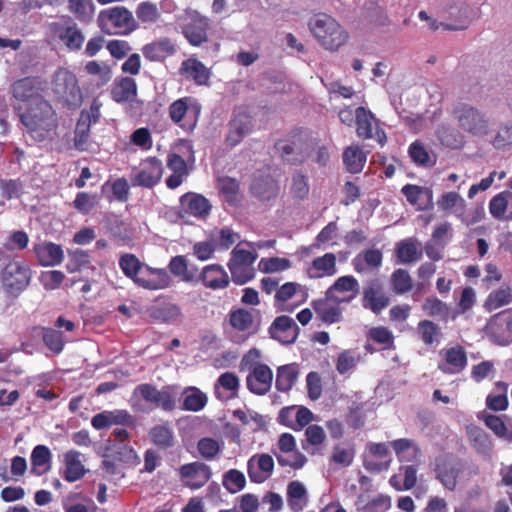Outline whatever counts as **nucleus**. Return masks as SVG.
<instances>
[{"label":"nucleus","instance_id":"f257e3e1","mask_svg":"<svg viewBox=\"0 0 512 512\" xmlns=\"http://www.w3.org/2000/svg\"><path fill=\"white\" fill-rule=\"evenodd\" d=\"M26 136L37 143L49 142L58 126L57 115L44 98H36L34 105L15 106Z\"/></svg>","mask_w":512,"mask_h":512},{"label":"nucleus","instance_id":"f03ea898","mask_svg":"<svg viewBox=\"0 0 512 512\" xmlns=\"http://www.w3.org/2000/svg\"><path fill=\"white\" fill-rule=\"evenodd\" d=\"M309 25L314 37L326 50L336 51L348 40L347 31L326 14L316 15Z\"/></svg>","mask_w":512,"mask_h":512},{"label":"nucleus","instance_id":"7ed1b4c3","mask_svg":"<svg viewBox=\"0 0 512 512\" xmlns=\"http://www.w3.org/2000/svg\"><path fill=\"white\" fill-rule=\"evenodd\" d=\"M453 115L458 127L475 137H483L489 134L491 122L487 113L467 103L455 106Z\"/></svg>","mask_w":512,"mask_h":512},{"label":"nucleus","instance_id":"20e7f679","mask_svg":"<svg viewBox=\"0 0 512 512\" xmlns=\"http://www.w3.org/2000/svg\"><path fill=\"white\" fill-rule=\"evenodd\" d=\"M52 91L57 100L70 108H78L83 100L76 76L67 69H58L53 77Z\"/></svg>","mask_w":512,"mask_h":512},{"label":"nucleus","instance_id":"39448f33","mask_svg":"<svg viewBox=\"0 0 512 512\" xmlns=\"http://www.w3.org/2000/svg\"><path fill=\"white\" fill-rule=\"evenodd\" d=\"M100 29L110 35H127L137 28L132 13L125 7H112L101 11L98 15Z\"/></svg>","mask_w":512,"mask_h":512},{"label":"nucleus","instance_id":"423d86ee","mask_svg":"<svg viewBox=\"0 0 512 512\" xmlns=\"http://www.w3.org/2000/svg\"><path fill=\"white\" fill-rule=\"evenodd\" d=\"M238 244L233 248L227 266L231 273L232 281L238 285H243L253 279L255 271L253 264L258 258L256 251H249Z\"/></svg>","mask_w":512,"mask_h":512},{"label":"nucleus","instance_id":"0eeeda50","mask_svg":"<svg viewBox=\"0 0 512 512\" xmlns=\"http://www.w3.org/2000/svg\"><path fill=\"white\" fill-rule=\"evenodd\" d=\"M31 280L30 268L19 261L9 262L2 271V285L5 291L13 296H18L29 285Z\"/></svg>","mask_w":512,"mask_h":512},{"label":"nucleus","instance_id":"6e6552de","mask_svg":"<svg viewBox=\"0 0 512 512\" xmlns=\"http://www.w3.org/2000/svg\"><path fill=\"white\" fill-rule=\"evenodd\" d=\"M441 10L450 21L441 23L446 30H464L471 23V9L465 0H445Z\"/></svg>","mask_w":512,"mask_h":512},{"label":"nucleus","instance_id":"1a4fd4ad","mask_svg":"<svg viewBox=\"0 0 512 512\" xmlns=\"http://www.w3.org/2000/svg\"><path fill=\"white\" fill-rule=\"evenodd\" d=\"M135 394L140 395L146 402L161 408L164 411H172L176 407V392L173 386L163 387L158 390L151 384H141L135 388Z\"/></svg>","mask_w":512,"mask_h":512},{"label":"nucleus","instance_id":"9d476101","mask_svg":"<svg viewBox=\"0 0 512 512\" xmlns=\"http://www.w3.org/2000/svg\"><path fill=\"white\" fill-rule=\"evenodd\" d=\"M162 175L161 161L155 157H149L142 161L138 168L132 170L130 181L133 186L152 188L161 180Z\"/></svg>","mask_w":512,"mask_h":512},{"label":"nucleus","instance_id":"9b49d317","mask_svg":"<svg viewBox=\"0 0 512 512\" xmlns=\"http://www.w3.org/2000/svg\"><path fill=\"white\" fill-rule=\"evenodd\" d=\"M52 35L60 40L69 50H79L85 40V36L78 25L70 18L53 22L49 26Z\"/></svg>","mask_w":512,"mask_h":512},{"label":"nucleus","instance_id":"f8f14e48","mask_svg":"<svg viewBox=\"0 0 512 512\" xmlns=\"http://www.w3.org/2000/svg\"><path fill=\"white\" fill-rule=\"evenodd\" d=\"M201 112L198 101L191 97H185L174 101L169 107V114L173 122L180 123L187 120V124H181L183 128L192 130Z\"/></svg>","mask_w":512,"mask_h":512},{"label":"nucleus","instance_id":"ddd939ff","mask_svg":"<svg viewBox=\"0 0 512 512\" xmlns=\"http://www.w3.org/2000/svg\"><path fill=\"white\" fill-rule=\"evenodd\" d=\"M179 477L185 487L192 490L202 488L212 477V470L204 462L195 461L179 468Z\"/></svg>","mask_w":512,"mask_h":512},{"label":"nucleus","instance_id":"4468645a","mask_svg":"<svg viewBox=\"0 0 512 512\" xmlns=\"http://www.w3.org/2000/svg\"><path fill=\"white\" fill-rule=\"evenodd\" d=\"M211 208L210 201L201 194L188 192L180 197L179 215L181 218L192 216L197 219H205Z\"/></svg>","mask_w":512,"mask_h":512},{"label":"nucleus","instance_id":"2eb2a0df","mask_svg":"<svg viewBox=\"0 0 512 512\" xmlns=\"http://www.w3.org/2000/svg\"><path fill=\"white\" fill-rule=\"evenodd\" d=\"M360 292V284L352 275H345L337 278L335 282L327 289L328 299H333L335 303L350 302L357 297Z\"/></svg>","mask_w":512,"mask_h":512},{"label":"nucleus","instance_id":"dca6fc26","mask_svg":"<svg viewBox=\"0 0 512 512\" xmlns=\"http://www.w3.org/2000/svg\"><path fill=\"white\" fill-rule=\"evenodd\" d=\"M209 20L197 11L187 13V22L183 27V34L188 42L193 46H200L207 41V30Z\"/></svg>","mask_w":512,"mask_h":512},{"label":"nucleus","instance_id":"f3484780","mask_svg":"<svg viewBox=\"0 0 512 512\" xmlns=\"http://www.w3.org/2000/svg\"><path fill=\"white\" fill-rule=\"evenodd\" d=\"M246 385L248 390L256 395H265L273 383V372L269 366L256 365L247 370Z\"/></svg>","mask_w":512,"mask_h":512},{"label":"nucleus","instance_id":"a211bd4d","mask_svg":"<svg viewBox=\"0 0 512 512\" xmlns=\"http://www.w3.org/2000/svg\"><path fill=\"white\" fill-rule=\"evenodd\" d=\"M488 335L499 345L505 346L512 342V314L505 317L502 313L490 318L486 325Z\"/></svg>","mask_w":512,"mask_h":512},{"label":"nucleus","instance_id":"6ab92c4d","mask_svg":"<svg viewBox=\"0 0 512 512\" xmlns=\"http://www.w3.org/2000/svg\"><path fill=\"white\" fill-rule=\"evenodd\" d=\"M273 470L274 460L269 454H256L247 461V473L254 483L266 481L272 475Z\"/></svg>","mask_w":512,"mask_h":512},{"label":"nucleus","instance_id":"aec40b11","mask_svg":"<svg viewBox=\"0 0 512 512\" xmlns=\"http://www.w3.org/2000/svg\"><path fill=\"white\" fill-rule=\"evenodd\" d=\"M91 424L96 430H102L114 425L133 426L135 419L127 410H106L94 415Z\"/></svg>","mask_w":512,"mask_h":512},{"label":"nucleus","instance_id":"412c9836","mask_svg":"<svg viewBox=\"0 0 512 512\" xmlns=\"http://www.w3.org/2000/svg\"><path fill=\"white\" fill-rule=\"evenodd\" d=\"M269 331L273 339L288 345L296 341L300 329L293 318L283 315L273 321Z\"/></svg>","mask_w":512,"mask_h":512},{"label":"nucleus","instance_id":"4be33fe9","mask_svg":"<svg viewBox=\"0 0 512 512\" xmlns=\"http://www.w3.org/2000/svg\"><path fill=\"white\" fill-rule=\"evenodd\" d=\"M338 272L337 259L334 253H325L312 260L306 267L305 273L310 279L332 277Z\"/></svg>","mask_w":512,"mask_h":512},{"label":"nucleus","instance_id":"5701e85b","mask_svg":"<svg viewBox=\"0 0 512 512\" xmlns=\"http://www.w3.org/2000/svg\"><path fill=\"white\" fill-rule=\"evenodd\" d=\"M171 278L166 270L145 266L135 284L147 290H161L169 287Z\"/></svg>","mask_w":512,"mask_h":512},{"label":"nucleus","instance_id":"b1692460","mask_svg":"<svg viewBox=\"0 0 512 512\" xmlns=\"http://www.w3.org/2000/svg\"><path fill=\"white\" fill-rule=\"evenodd\" d=\"M389 305V298L383 293L377 280L371 281L363 290L362 306L379 314Z\"/></svg>","mask_w":512,"mask_h":512},{"label":"nucleus","instance_id":"393cba45","mask_svg":"<svg viewBox=\"0 0 512 512\" xmlns=\"http://www.w3.org/2000/svg\"><path fill=\"white\" fill-rule=\"evenodd\" d=\"M252 130L251 117L245 112H237L229 123V131L226 136V143L234 147Z\"/></svg>","mask_w":512,"mask_h":512},{"label":"nucleus","instance_id":"a878e982","mask_svg":"<svg viewBox=\"0 0 512 512\" xmlns=\"http://www.w3.org/2000/svg\"><path fill=\"white\" fill-rule=\"evenodd\" d=\"M179 73L186 80H191L200 86L208 85L211 77L210 69L196 58L184 60L179 69Z\"/></svg>","mask_w":512,"mask_h":512},{"label":"nucleus","instance_id":"bb28decb","mask_svg":"<svg viewBox=\"0 0 512 512\" xmlns=\"http://www.w3.org/2000/svg\"><path fill=\"white\" fill-rule=\"evenodd\" d=\"M34 252L41 266L53 267L62 263L63 249L53 242H41L34 246Z\"/></svg>","mask_w":512,"mask_h":512},{"label":"nucleus","instance_id":"cd10ccee","mask_svg":"<svg viewBox=\"0 0 512 512\" xmlns=\"http://www.w3.org/2000/svg\"><path fill=\"white\" fill-rule=\"evenodd\" d=\"M86 474L82 454L75 450L66 452L63 456L62 477L68 482H75Z\"/></svg>","mask_w":512,"mask_h":512},{"label":"nucleus","instance_id":"c85d7f7f","mask_svg":"<svg viewBox=\"0 0 512 512\" xmlns=\"http://www.w3.org/2000/svg\"><path fill=\"white\" fill-rule=\"evenodd\" d=\"M200 280L206 288L221 290L229 285V276L219 264L205 266L200 273Z\"/></svg>","mask_w":512,"mask_h":512},{"label":"nucleus","instance_id":"c756f323","mask_svg":"<svg viewBox=\"0 0 512 512\" xmlns=\"http://www.w3.org/2000/svg\"><path fill=\"white\" fill-rule=\"evenodd\" d=\"M466 365V353L461 346L457 345L445 350L444 359L438 367L446 374H457L460 373Z\"/></svg>","mask_w":512,"mask_h":512},{"label":"nucleus","instance_id":"7c9ffc66","mask_svg":"<svg viewBox=\"0 0 512 512\" xmlns=\"http://www.w3.org/2000/svg\"><path fill=\"white\" fill-rule=\"evenodd\" d=\"M12 91L13 96L17 101L14 104V107L21 105H24V107L32 106L34 105V100L36 98H43L38 94L34 85V80L30 78H24L15 82Z\"/></svg>","mask_w":512,"mask_h":512},{"label":"nucleus","instance_id":"2f4dec72","mask_svg":"<svg viewBox=\"0 0 512 512\" xmlns=\"http://www.w3.org/2000/svg\"><path fill=\"white\" fill-rule=\"evenodd\" d=\"M400 462L418 463L421 451L415 441L407 438L397 439L390 443Z\"/></svg>","mask_w":512,"mask_h":512},{"label":"nucleus","instance_id":"473e14b6","mask_svg":"<svg viewBox=\"0 0 512 512\" xmlns=\"http://www.w3.org/2000/svg\"><path fill=\"white\" fill-rule=\"evenodd\" d=\"M142 53L149 61H163L175 53V46L169 39L161 38L143 46Z\"/></svg>","mask_w":512,"mask_h":512},{"label":"nucleus","instance_id":"72a5a7b5","mask_svg":"<svg viewBox=\"0 0 512 512\" xmlns=\"http://www.w3.org/2000/svg\"><path fill=\"white\" fill-rule=\"evenodd\" d=\"M240 380L235 373L225 372L219 376L215 384V394L220 400H229L236 397Z\"/></svg>","mask_w":512,"mask_h":512},{"label":"nucleus","instance_id":"f704fd0d","mask_svg":"<svg viewBox=\"0 0 512 512\" xmlns=\"http://www.w3.org/2000/svg\"><path fill=\"white\" fill-rule=\"evenodd\" d=\"M97 115L90 113H81L77 122L74 137V146L81 151L87 150L89 147L90 127L92 123H96Z\"/></svg>","mask_w":512,"mask_h":512},{"label":"nucleus","instance_id":"c9c22d12","mask_svg":"<svg viewBox=\"0 0 512 512\" xmlns=\"http://www.w3.org/2000/svg\"><path fill=\"white\" fill-rule=\"evenodd\" d=\"M489 212L498 220L512 218V192L503 191L495 195L489 202Z\"/></svg>","mask_w":512,"mask_h":512},{"label":"nucleus","instance_id":"e433bc0d","mask_svg":"<svg viewBox=\"0 0 512 512\" xmlns=\"http://www.w3.org/2000/svg\"><path fill=\"white\" fill-rule=\"evenodd\" d=\"M150 441L161 449H168L174 446L175 436L170 423L157 424L149 431Z\"/></svg>","mask_w":512,"mask_h":512},{"label":"nucleus","instance_id":"4c0bfd02","mask_svg":"<svg viewBox=\"0 0 512 512\" xmlns=\"http://www.w3.org/2000/svg\"><path fill=\"white\" fill-rule=\"evenodd\" d=\"M287 502L293 512H301L308 503L307 490L300 481H292L287 486Z\"/></svg>","mask_w":512,"mask_h":512},{"label":"nucleus","instance_id":"58836bf2","mask_svg":"<svg viewBox=\"0 0 512 512\" xmlns=\"http://www.w3.org/2000/svg\"><path fill=\"white\" fill-rule=\"evenodd\" d=\"M64 512H96L97 506L92 499L85 498L82 493L74 492L62 500Z\"/></svg>","mask_w":512,"mask_h":512},{"label":"nucleus","instance_id":"ea45409f","mask_svg":"<svg viewBox=\"0 0 512 512\" xmlns=\"http://www.w3.org/2000/svg\"><path fill=\"white\" fill-rule=\"evenodd\" d=\"M31 472L35 475H43L51 466L52 453L45 445H37L31 452Z\"/></svg>","mask_w":512,"mask_h":512},{"label":"nucleus","instance_id":"a19ab883","mask_svg":"<svg viewBox=\"0 0 512 512\" xmlns=\"http://www.w3.org/2000/svg\"><path fill=\"white\" fill-rule=\"evenodd\" d=\"M437 206L444 212H452L459 219L467 204L465 199L459 193L450 191L443 193L439 197Z\"/></svg>","mask_w":512,"mask_h":512},{"label":"nucleus","instance_id":"79ce46f5","mask_svg":"<svg viewBox=\"0 0 512 512\" xmlns=\"http://www.w3.org/2000/svg\"><path fill=\"white\" fill-rule=\"evenodd\" d=\"M337 304L326 296L324 299L314 301L313 308L322 321L331 324L338 322L341 318V311Z\"/></svg>","mask_w":512,"mask_h":512},{"label":"nucleus","instance_id":"37998d69","mask_svg":"<svg viewBox=\"0 0 512 512\" xmlns=\"http://www.w3.org/2000/svg\"><path fill=\"white\" fill-rule=\"evenodd\" d=\"M382 253L378 249H368L358 255L352 260L354 270L358 273H363L367 268H378L382 264Z\"/></svg>","mask_w":512,"mask_h":512},{"label":"nucleus","instance_id":"c03bdc74","mask_svg":"<svg viewBox=\"0 0 512 512\" xmlns=\"http://www.w3.org/2000/svg\"><path fill=\"white\" fill-rule=\"evenodd\" d=\"M112 98L118 103L132 101L137 94V85L134 79L123 77L115 82L112 89Z\"/></svg>","mask_w":512,"mask_h":512},{"label":"nucleus","instance_id":"a18cd8bd","mask_svg":"<svg viewBox=\"0 0 512 512\" xmlns=\"http://www.w3.org/2000/svg\"><path fill=\"white\" fill-rule=\"evenodd\" d=\"M182 397L181 408L186 411H200L205 407L208 401L207 395L194 386L186 387L182 393Z\"/></svg>","mask_w":512,"mask_h":512},{"label":"nucleus","instance_id":"49530a36","mask_svg":"<svg viewBox=\"0 0 512 512\" xmlns=\"http://www.w3.org/2000/svg\"><path fill=\"white\" fill-rule=\"evenodd\" d=\"M298 378V368L295 364H287L277 369L275 386L281 392L289 391Z\"/></svg>","mask_w":512,"mask_h":512},{"label":"nucleus","instance_id":"de8ad7c7","mask_svg":"<svg viewBox=\"0 0 512 512\" xmlns=\"http://www.w3.org/2000/svg\"><path fill=\"white\" fill-rule=\"evenodd\" d=\"M366 162V155L357 145L347 147L343 153V163L350 173L362 171Z\"/></svg>","mask_w":512,"mask_h":512},{"label":"nucleus","instance_id":"09e8293b","mask_svg":"<svg viewBox=\"0 0 512 512\" xmlns=\"http://www.w3.org/2000/svg\"><path fill=\"white\" fill-rule=\"evenodd\" d=\"M355 118L358 136L365 139L371 138L376 125L373 114L364 107H359L355 111Z\"/></svg>","mask_w":512,"mask_h":512},{"label":"nucleus","instance_id":"8fccbe9b","mask_svg":"<svg viewBox=\"0 0 512 512\" xmlns=\"http://www.w3.org/2000/svg\"><path fill=\"white\" fill-rule=\"evenodd\" d=\"M119 266L124 275L133 280L140 277L141 272L146 266L134 254H124L119 259Z\"/></svg>","mask_w":512,"mask_h":512},{"label":"nucleus","instance_id":"3c124183","mask_svg":"<svg viewBox=\"0 0 512 512\" xmlns=\"http://www.w3.org/2000/svg\"><path fill=\"white\" fill-rule=\"evenodd\" d=\"M512 302V289L509 286H501L499 289L491 292L486 301L485 308L488 311L496 310Z\"/></svg>","mask_w":512,"mask_h":512},{"label":"nucleus","instance_id":"603ef678","mask_svg":"<svg viewBox=\"0 0 512 512\" xmlns=\"http://www.w3.org/2000/svg\"><path fill=\"white\" fill-rule=\"evenodd\" d=\"M223 449V442L211 437L201 438L197 443L200 456L208 461L215 460Z\"/></svg>","mask_w":512,"mask_h":512},{"label":"nucleus","instance_id":"864d4df0","mask_svg":"<svg viewBox=\"0 0 512 512\" xmlns=\"http://www.w3.org/2000/svg\"><path fill=\"white\" fill-rule=\"evenodd\" d=\"M467 434L473 447L481 454H487L492 448V443L487 433L477 427L469 426L467 428Z\"/></svg>","mask_w":512,"mask_h":512},{"label":"nucleus","instance_id":"5fc2aeb1","mask_svg":"<svg viewBox=\"0 0 512 512\" xmlns=\"http://www.w3.org/2000/svg\"><path fill=\"white\" fill-rule=\"evenodd\" d=\"M458 469L450 464H438L436 468V478L443 487L453 491L457 485Z\"/></svg>","mask_w":512,"mask_h":512},{"label":"nucleus","instance_id":"6e6d98bb","mask_svg":"<svg viewBox=\"0 0 512 512\" xmlns=\"http://www.w3.org/2000/svg\"><path fill=\"white\" fill-rule=\"evenodd\" d=\"M422 310L426 315L441 320H446L450 313L448 305L436 297L426 298L422 304Z\"/></svg>","mask_w":512,"mask_h":512},{"label":"nucleus","instance_id":"4d7b16f0","mask_svg":"<svg viewBox=\"0 0 512 512\" xmlns=\"http://www.w3.org/2000/svg\"><path fill=\"white\" fill-rule=\"evenodd\" d=\"M213 241L217 248L222 250H228L232 245H237L242 242L239 233L231 229L230 227H223L213 234Z\"/></svg>","mask_w":512,"mask_h":512},{"label":"nucleus","instance_id":"13d9d810","mask_svg":"<svg viewBox=\"0 0 512 512\" xmlns=\"http://www.w3.org/2000/svg\"><path fill=\"white\" fill-rule=\"evenodd\" d=\"M229 322L238 331L250 333L253 328V314L245 309H238L230 313Z\"/></svg>","mask_w":512,"mask_h":512},{"label":"nucleus","instance_id":"bf43d9fd","mask_svg":"<svg viewBox=\"0 0 512 512\" xmlns=\"http://www.w3.org/2000/svg\"><path fill=\"white\" fill-rule=\"evenodd\" d=\"M69 10L81 22H89L94 14L92 0H68Z\"/></svg>","mask_w":512,"mask_h":512},{"label":"nucleus","instance_id":"052dcab7","mask_svg":"<svg viewBox=\"0 0 512 512\" xmlns=\"http://www.w3.org/2000/svg\"><path fill=\"white\" fill-rule=\"evenodd\" d=\"M222 484L230 493L235 494L244 489L246 478L241 471L230 469L223 474Z\"/></svg>","mask_w":512,"mask_h":512},{"label":"nucleus","instance_id":"680f3d73","mask_svg":"<svg viewBox=\"0 0 512 512\" xmlns=\"http://www.w3.org/2000/svg\"><path fill=\"white\" fill-rule=\"evenodd\" d=\"M402 193L405 195L407 201L412 205H420V200L424 197L429 202L432 201V191L428 188L417 185L407 184L403 186ZM419 208H421V206H419Z\"/></svg>","mask_w":512,"mask_h":512},{"label":"nucleus","instance_id":"e2e57ef3","mask_svg":"<svg viewBox=\"0 0 512 512\" xmlns=\"http://www.w3.org/2000/svg\"><path fill=\"white\" fill-rule=\"evenodd\" d=\"M232 415L243 425L250 426L253 431L260 429L264 425L263 417L252 410L236 409L232 412Z\"/></svg>","mask_w":512,"mask_h":512},{"label":"nucleus","instance_id":"0e129e2a","mask_svg":"<svg viewBox=\"0 0 512 512\" xmlns=\"http://www.w3.org/2000/svg\"><path fill=\"white\" fill-rule=\"evenodd\" d=\"M259 270L264 273L285 271L291 267L289 259L280 257L262 258L258 264Z\"/></svg>","mask_w":512,"mask_h":512},{"label":"nucleus","instance_id":"69168bd1","mask_svg":"<svg viewBox=\"0 0 512 512\" xmlns=\"http://www.w3.org/2000/svg\"><path fill=\"white\" fill-rule=\"evenodd\" d=\"M418 333L420 335L421 340L426 345H431L434 342H438V338L440 336L439 327L430 320H423L418 323L417 326Z\"/></svg>","mask_w":512,"mask_h":512},{"label":"nucleus","instance_id":"338daca9","mask_svg":"<svg viewBox=\"0 0 512 512\" xmlns=\"http://www.w3.org/2000/svg\"><path fill=\"white\" fill-rule=\"evenodd\" d=\"M360 361V354L353 350L342 351L337 358L336 370L340 374H345L355 368Z\"/></svg>","mask_w":512,"mask_h":512},{"label":"nucleus","instance_id":"774afa93","mask_svg":"<svg viewBox=\"0 0 512 512\" xmlns=\"http://www.w3.org/2000/svg\"><path fill=\"white\" fill-rule=\"evenodd\" d=\"M391 282L393 290L397 294H404L412 288V279L404 269L395 270L391 276Z\"/></svg>","mask_w":512,"mask_h":512}]
</instances>
